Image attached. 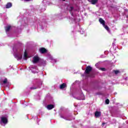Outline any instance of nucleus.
<instances>
[{"mask_svg":"<svg viewBox=\"0 0 128 128\" xmlns=\"http://www.w3.org/2000/svg\"><path fill=\"white\" fill-rule=\"evenodd\" d=\"M13 52H14V56L17 60H22V54L20 52V50H18V48L16 47L13 48Z\"/></svg>","mask_w":128,"mask_h":128,"instance_id":"nucleus-1","label":"nucleus"},{"mask_svg":"<svg viewBox=\"0 0 128 128\" xmlns=\"http://www.w3.org/2000/svg\"><path fill=\"white\" fill-rule=\"evenodd\" d=\"M6 124H8V118L6 117H2L0 124L4 126V125Z\"/></svg>","mask_w":128,"mask_h":128,"instance_id":"nucleus-2","label":"nucleus"},{"mask_svg":"<svg viewBox=\"0 0 128 128\" xmlns=\"http://www.w3.org/2000/svg\"><path fill=\"white\" fill-rule=\"evenodd\" d=\"M92 68L90 66H88L86 68V70H85V74H90V72H92Z\"/></svg>","mask_w":128,"mask_h":128,"instance_id":"nucleus-3","label":"nucleus"},{"mask_svg":"<svg viewBox=\"0 0 128 128\" xmlns=\"http://www.w3.org/2000/svg\"><path fill=\"white\" fill-rule=\"evenodd\" d=\"M38 60H40V58L38 56H34L32 62L34 64H36V62H38Z\"/></svg>","mask_w":128,"mask_h":128,"instance_id":"nucleus-4","label":"nucleus"},{"mask_svg":"<svg viewBox=\"0 0 128 128\" xmlns=\"http://www.w3.org/2000/svg\"><path fill=\"white\" fill-rule=\"evenodd\" d=\"M30 68V70H32V72H33V74H36V72H38L34 71V70H32V69L33 70H36V66H32Z\"/></svg>","mask_w":128,"mask_h":128,"instance_id":"nucleus-5","label":"nucleus"},{"mask_svg":"<svg viewBox=\"0 0 128 128\" xmlns=\"http://www.w3.org/2000/svg\"><path fill=\"white\" fill-rule=\"evenodd\" d=\"M39 51L40 54H46V49L42 48L39 49Z\"/></svg>","mask_w":128,"mask_h":128,"instance_id":"nucleus-6","label":"nucleus"},{"mask_svg":"<svg viewBox=\"0 0 128 128\" xmlns=\"http://www.w3.org/2000/svg\"><path fill=\"white\" fill-rule=\"evenodd\" d=\"M100 116H102V112H100L96 111L95 112V116L96 118H99Z\"/></svg>","mask_w":128,"mask_h":128,"instance_id":"nucleus-7","label":"nucleus"},{"mask_svg":"<svg viewBox=\"0 0 128 128\" xmlns=\"http://www.w3.org/2000/svg\"><path fill=\"white\" fill-rule=\"evenodd\" d=\"M54 108V106L52 104H49L46 106V108L48 110H52Z\"/></svg>","mask_w":128,"mask_h":128,"instance_id":"nucleus-8","label":"nucleus"},{"mask_svg":"<svg viewBox=\"0 0 128 128\" xmlns=\"http://www.w3.org/2000/svg\"><path fill=\"white\" fill-rule=\"evenodd\" d=\"M99 22H100L101 24H102V26H104L106 24V22H104V20H102V18H100L99 19Z\"/></svg>","mask_w":128,"mask_h":128,"instance_id":"nucleus-9","label":"nucleus"},{"mask_svg":"<svg viewBox=\"0 0 128 128\" xmlns=\"http://www.w3.org/2000/svg\"><path fill=\"white\" fill-rule=\"evenodd\" d=\"M12 3L10 2H8L7 4L6 5V8H12Z\"/></svg>","mask_w":128,"mask_h":128,"instance_id":"nucleus-10","label":"nucleus"},{"mask_svg":"<svg viewBox=\"0 0 128 128\" xmlns=\"http://www.w3.org/2000/svg\"><path fill=\"white\" fill-rule=\"evenodd\" d=\"M78 100H84V95L83 94H82L81 95V97L80 98H78Z\"/></svg>","mask_w":128,"mask_h":128,"instance_id":"nucleus-11","label":"nucleus"},{"mask_svg":"<svg viewBox=\"0 0 128 128\" xmlns=\"http://www.w3.org/2000/svg\"><path fill=\"white\" fill-rule=\"evenodd\" d=\"M10 26H8L6 28V32H10Z\"/></svg>","mask_w":128,"mask_h":128,"instance_id":"nucleus-12","label":"nucleus"},{"mask_svg":"<svg viewBox=\"0 0 128 128\" xmlns=\"http://www.w3.org/2000/svg\"><path fill=\"white\" fill-rule=\"evenodd\" d=\"M28 58V53L26 52V51H25L24 54V59L26 60V58Z\"/></svg>","mask_w":128,"mask_h":128,"instance_id":"nucleus-13","label":"nucleus"},{"mask_svg":"<svg viewBox=\"0 0 128 128\" xmlns=\"http://www.w3.org/2000/svg\"><path fill=\"white\" fill-rule=\"evenodd\" d=\"M90 2L92 4H96L98 2V0H91Z\"/></svg>","mask_w":128,"mask_h":128,"instance_id":"nucleus-14","label":"nucleus"},{"mask_svg":"<svg viewBox=\"0 0 128 128\" xmlns=\"http://www.w3.org/2000/svg\"><path fill=\"white\" fill-rule=\"evenodd\" d=\"M60 90H64V83L60 85Z\"/></svg>","mask_w":128,"mask_h":128,"instance_id":"nucleus-15","label":"nucleus"},{"mask_svg":"<svg viewBox=\"0 0 128 128\" xmlns=\"http://www.w3.org/2000/svg\"><path fill=\"white\" fill-rule=\"evenodd\" d=\"M103 26L104 28H106V30H108V32H110V28H108V26H106V24Z\"/></svg>","mask_w":128,"mask_h":128,"instance_id":"nucleus-16","label":"nucleus"},{"mask_svg":"<svg viewBox=\"0 0 128 128\" xmlns=\"http://www.w3.org/2000/svg\"><path fill=\"white\" fill-rule=\"evenodd\" d=\"M46 61H42L41 62V65L42 66H46Z\"/></svg>","mask_w":128,"mask_h":128,"instance_id":"nucleus-17","label":"nucleus"},{"mask_svg":"<svg viewBox=\"0 0 128 128\" xmlns=\"http://www.w3.org/2000/svg\"><path fill=\"white\" fill-rule=\"evenodd\" d=\"M3 84H8V79L5 78V79L3 80Z\"/></svg>","mask_w":128,"mask_h":128,"instance_id":"nucleus-18","label":"nucleus"},{"mask_svg":"<svg viewBox=\"0 0 128 128\" xmlns=\"http://www.w3.org/2000/svg\"><path fill=\"white\" fill-rule=\"evenodd\" d=\"M100 70H102V72H106V70L104 68H100Z\"/></svg>","mask_w":128,"mask_h":128,"instance_id":"nucleus-19","label":"nucleus"},{"mask_svg":"<svg viewBox=\"0 0 128 128\" xmlns=\"http://www.w3.org/2000/svg\"><path fill=\"white\" fill-rule=\"evenodd\" d=\"M106 104H110V100L108 99L106 100Z\"/></svg>","mask_w":128,"mask_h":128,"instance_id":"nucleus-20","label":"nucleus"},{"mask_svg":"<svg viewBox=\"0 0 128 128\" xmlns=\"http://www.w3.org/2000/svg\"><path fill=\"white\" fill-rule=\"evenodd\" d=\"M72 10H74V7H72V6L70 7V8H69L70 12H72Z\"/></svg>","mask_w":128,"mask_h":128,"instance_id":"nucleus-21","label":"nucleus"},{"mask_svg":"<svg viewBox=\"0 0 128 128\" xmlns=\"http://www.w3.org/2000/svg\"><path fill=\"white\" fill-rule=\"evenodd\" d=\"M36 88H38V87H32L30 88L31 90H36Z\"/></svg>","mask_w":128,"mask_h":128,"instance_id":"nucleus-22","label":"nucleus"},{"mask_svg":"<svg viewBox=\"0 0 128 128\" xmlns=\"http://www.w3.org/2000/svg\"><path fill=\"white\" fill-rule=\"evenodd\" d=\"M118 72H120V71H118V70L114 71V73L116 74H118Z\"/></svg>","mask_w":128,"mask_h":128,"instance_id":"nucleus-23","label":"nucleus"},{"mask_svg":"<svg viewBox=\"0 0 128 128\" xmlns=\"http://www.w3.org/2000/svg\"><path fill=\"white\" fill-rule=\"evenodd\" d=\"M60 8H62L64 10V6H61Z\"/></svg>","mask_w":128,"mask_h":128,"instance_id":"nucleus-24","label":"nucleus"},{"mask_svg":"<svg viewBox=\"0 0 128 128\" xmlns=\"http://www.w3.org/2000/svg\"><path fill=\"white\" fill-rule=\"evenodd\" d=\"M95 66H96V67H97L98 68V64H95Z\"/></svg>","mask_w":128,"mask_h":128,"instance_id":"nucleus-25","label":"nucleus"},{"mask_svg":"<svg viewBox=\"0 0 128 128\" xmlns=\"http://www.w3.org/2000/svg\"><path fill=\"white\" fill-rule=\"evenodd\" d=\"M66 120H72V118H70V119L66 118Z\"/></svg>","mask_w":128,"mask_h":128,"instance_id":"nucleus-26","label":"nucleus"},{"mask_svg":"<svg viewBox=\"0 0 128 128\" xmlns=\"http://www.w3.org/2000/svg\"><path fill=\"white\" fill-rule=\"evenodd\" d=\"M106 124V123L104 122L102 124V126H104Z\"/></svg>","mask_w":128,"mask_h":128,"instance_id":"nucleus-27","label":"nucleus"},{"mask_svg":"<svg viewBox=\"0 0 128 128\" xmlns=\"http://www.w3.org/2000/svg\"><path fill=\"white\" fill-rule=\"evenodd\" d=\"M80 32L82 34H84V32H82V30L80 31Z\"/></svg>","mask_w":128,"mask_h":128,"instance_id":"nucleus-28","label":"nucleus"},{"mask_svg":"<svg viewBox=\"0 0 128 128\" xmlns=\"http://www.w3.org/2000/svg\"><path fill=\"white\" fill-rule=\"evenodd\" d=\"M60 118H64V116L60 115Z\"/></svg>","mask_w":128,"mask_h":128,"instance_id":"nucleus-29","label":"nucleus"},{"mask_svg":"<svg viewBox=\"0 0 128 128\" xmlns=\"http://www.w3.org/2000/svg\"><path fill=\"white\" fill-rule=\"evenodd\" d=\"M26 0V2H30V0Z\"/></svg>","mask_w":128,"mask_h":128,"instance_id":"nucleus-30","label":"nucleus"},{"mask_svg":"<svg viewBox=\"0 0 128 128\" xmlns=\"http://www.w3.org/2000/svg\"><path fill=\"white\" fill-rule=\"evenodd\" d=\"M66 84H64V88H66Z\"/></svg>","mask_w":128,"mask_h":128,"instance_id":"nucleus-31","label":"nucleus"},{"mask_svg":"<svg viewBox=\"0 0 128 128\" xmlns=\"http://www.w3.org/2000/svg\"><path fill=\"white\" fill-rule=\"evenodd\" d=\"M63 2H64V0H62Z\"/></svg>","mask_w":128,"mask_h":128,"instance_id":"nucleus-32","label":"nucleus"},{"mask_svg":"<svg viewBox=\"0 0 128 128\" xmlns=\"http://www.w3.org/2000/svg\"><path fill=\"white\" fill-rule=\"evenodd\" d=\"M54 61H56V60H54Z\"/></svg>","mask_w":128,"mask_h":128,"instance_id":"nucleus-33","label":"nucleus"},{"mask_svg":"<svg viewBox=\"0 0 128 128\" xmlns=\"http://www.w3.org/2000/svg\"><path fill=\"white\" fill-rule=\"evenodd\" d=\"M40 85L42 86V83L40 84Z\"/></svg>","mask_w":128,"mask_h":128,"instance_id":"nucleus-34","label":"nucleus"},{"mask_svg":"<svg viewBox=\"0 0 128 128\" xmlns=\"http://www.w3.org/2000/svg\"><path fill=\"white\" fill-rule=\"evenodd\" d=\"M63 14H64V10H63Z\"/></svg>","mask_w":128,"mask_h":128,"instance_id":"nucleus-35","label":"nucleus"}]
</instances>
